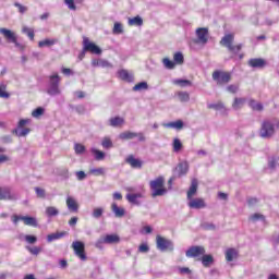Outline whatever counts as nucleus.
I'll use <instances>...</instances> for the list:
<instances>
[{
  "label": "nucleus",
  "instance_id": "1",
  "mask_svg": "<svg viewBox=\"0 0 279 279\" xmlns=\"http://www.w3.org/2000/svg\"><path fill=\"white\" fill-rule=\"evenodd\" d=\"M151 197H162L167 195L168 190L165 187V177H158L149 182Z\"/></svg>",
  "mask_w": 279,
  "mask_h": 279
},
{
  "label": "nucleus",
  "instance_id": "2",
  "mask_svg": "<svg viewBox=\"0 0 279 279\" xmlns=\"http://www.w3.org/2000/svg\"><path fill=\"white\" fill-rule=\"evenodd\" d=\"M258 134L260 138H272L276 134V123L269 119L264 120L260 124Z\"/></svg>",
  "mask_w": 279,
  "mask_h": 279
},
{
  "label": "nucleus",
  "instance_id": "3",
  "mask_svg": "<svg viewBox=\"0 0 279 279\" xmlns=\"http://www.w3.org/2000/svg\"><path fill=\"white\" fill-rule=\"evenodd\" d=\"M233 43H234V34H226L222 37L220 45H222V47H226L228 51H230V53H233L234 56H236V53H239V51L243 49V44H239L234 46Z\"/></svg>",
  "mask_w": 279,
  "mask_h": 279
},
{
  "label": "nucleus",
  "instance_id": "4",
  "mask_svg": "<svg viewBox=\"0 0 279 279\" xmlns=\"http://www.w3.org/2000/svg\"><path fill=\"white\" fill-rule=\"evenodd\" d=\"M60 75H58V73H54L48 76L47 94L50 95V97H56L60 95Z\"/></svg>",
  "mask_w": 279,
  "mask_h": 279
},
{
  "label": "nucleus",
  "instance_id": "5",
  "mask_svg": "<svg viewBox=\"0 0 279 279\" xmlns=\"http://www.w3.org/2000/svg\"><path fill=\"white\" fill-rule=\"evenodd\" d=\"M211 77L214 82L218 84V86H223L225 84L230 83V80H232V74L230 72L216 70L211 74Z\"/></svg>",
  "mask_w": 279,
  "mask_h": 279
},
{
  "label": "nucleus",
  "instance_id": "6",
  "mask_svg": "<svg viewBox=\"0 0 279 279\" xmlns=\"http://www.w3.org/2000/svg\"><path fill=\"white\" fill-rule=\"evenodd\" d=\"M0 34L7 40H9L13 45H15V47L17 49H21V51H23V49H25V46L23 44L19 43V37L16 36V33H14V32H12V31H10L8 28H0Z\"/></svg>",
  "mask_w": 279,
  "mask_h": 279
},
{
  "label": "nucleus",
  "instance_id": "7",
  "mask_svg": "<svg viewBox=\"0 0 279 279\" xmlns=\"http://www.w3.org/2000/svg\"><path fill=\"white\" fill-rule=\"evenodd\" d=\"M72 250L74 251L75 256L80 258V260H88V257L86 256V244L82 241H74L72 243Z\"/></svg>",
  "mask_w": 279,
  "mask_h": 279
},
{
  "label": "nucleus",
  "instance_id": "8",
  "mask_svg": "<svg viewBox=\"0 0 279 279\" xmlns=\"http://www.w3.org/2000/svg\"><path fill=\"white\" fill-rule=\"evenodd\" d=\"M120 141H132L134 138H137L140 143H145V134L142 132L136 133V132H131V131H125L119 134Z\"/></svg>",
  "mask_w": 279,
  "mask_h": 279
},
{
  "label": "nucleus",
  "instance_id": "9",
  "mask_svg": "<svg viewBox=\"0 0 279 279\" xmlns=\"http://www.w3.org/2000/svg\"><path fill=\"white\" fill-rule=\"evenodd\" d=\"M157 248H159L160 252H173L174 246L173 242L171 240H167L160 235H157Z\"/></svg>",
  "mask_w": 279,
  "mask_h": 279
},
{
  "label": "nucleus",
  "instance_id": "10",
  "mask_svg": "<svg viewBox=\"0 0 279 279\" xmlns=\"http://www.w3.org/2000/svg\"><path fill=\"white\" fill-rule=\"evenodd\" d=\"M204 254H206V248L199 245L191 246L185 252L186 258H199V256H204Z\"/></svg>",
  "mask_w": 279,
  "mask_h": 279
},
{
  "label": "nucleus",
  "instance_id": "11",
  "mask_svg": "<svg viewBox=\"0 0 279 279\" xmlns=\"http://www.w3.org/2000/svg\"><path fill=\"white\" fill-rule=\"evenodd\" d=\"M83 48L84 51H89V53H94L95 56H99L101 53V48L95 45V43H90L88 37L83 38Z\"/></svg>",
  "mask_w": 279,
  "mask_h": 279
},
{
  "label": "nucleus",
  "instance_id": "12",
  "mask_svg": "<svg viewBox=\"0 0 279 279\" xmlns=\"http://www.w3.org/2000/svg\"><path fill=\"white\" fill-rule=\"evenodd\" d=\"M189 173V162L182 161L173 169L174 178H182Z\"/></svg>",
  "mask_w": 279,
  "mask_h": 279
},
{
  "label": "nucleus",
  "instance_id": "13",
  "mask_svg": "<svg viewBox=\"0 0 279 279\" xmlns=\"http://www.w3.org/2000/svg\"><path fill=\"white\" fill-rule=\"evenodd\" d=\"M189 201L190 208H194L195 210L206 208V202H204V198H191Z\"/></svg>",
  "mask_w": 279,
  "mask_h": 279
},
{
  "label": "nucleus",
  "instance_id": "14",
  "mask_svg": "<svg viewBox=\"0 0 279 279\" xmlns=\"http://www.w3.org/2000/svg\"><path fill=\"white\" fill-rule=\"evenodd\" d=\"M248 66H252V69H265L267 61L265 59L254 58L248 61Z\"/></svg>",
  "mask_w": 279,
  "mask_h": 279
},
{
  "label": "nucleus",
  "instance_id": "15",
  "mask_svg": "<svg viewBox=\"0 0 279 279\" xmlns=\"http://www.w3.org/2000/svg\"><path fill=\"white\" fill-rule=\"evenodd\" d=\"M118 75L123 82H128L129 84L134 82V74L130 73L128 70L118 71Z\"/></svg>",
  "mask_w": 279,
  "mask_h": 279
},
{
  "label": "nucleus",
  "instance_id": "16",
  "mask_svg": "<svg viewBox=\"0 0 279 279\" xmlns=\"http://www.w3.org/2000/svg\"><path fill=\"white\" fill-rule=\"evenodd\" d=\"M196 36L203 45H206L208 43V28H197Z\"/></svg>",
  "mask_w": 279,
  "mask_h": 279
},
{
  "label": "nucleus",
  "instance_id": "17",
  "mask_svg": "<svg viewBox=\"0 0 279 279\" xmlns=\"http://www.w3.org/2000/svg\"><path fill=\"white\" fill-rule=\"evenodd\" d=\"M66 206L70 213H77V210H80V205H77V201H75V198H73L72 196L66 197Z\"/></svg>",
  "mask_w": 279,
  "mask_h": 279
},
{
  "label": "nucleus",
  "instance_id": "18",
  "mask_svg": "<svg viewBox=\"0 0 279 279\" xmlns=\"http://www.w3.org/2000/svg\"><path fill=\"white\" fill-rule=\"evenodd\" d=\"M141 198H143V193L126 194L128 202L135 206H141Z\"/></svg>",
  "mask_w": 279,
  "mask_h": 279
},
{
  "label": "nucleus",
  "instance_id": "19",
  "mask_svg": "<svg viewBox=\"0 0 279 279\" xmlns=\"http://www.w3.org/2000/svg\"><path fill=\"white\" fill-rule=\"evenodd\" d=\"M126 162H128V165H130L132 167V169H142L143 168V161H141V159H136L135 157H133V155H130L126 158Z\"/></svg>",
  "mask_w": 279,
  "mask_h": 279
},
{
  "label": "nucleus",
  "instance_id": "20",
  "mask_svg": "<svg viewBox=\"0 0 279 279\" xmlns=\"http://www.w3.org/2000/svg\"><path fill=\"white\" fill-rule=\"evenodd\" d=\"M111 210L114 217L121 219V217H125V208L117 206V203H112Z\"/></svg>",
  "mask_w": 279,
  "mask_h": 279
},
{
  "label": "nucleus",
  "instance_id": "21",
  "mask_svg": "<svg viewBox=\"0 0 279 279\" xmlns=\"http://www.w3.org/2000/svg\"><path fill=\"white\" fill-rule=\"evenodd\" d=\"M22 221L24 226H31L32 228H38V220L32 216H23Z\"/></svg>",
  "mask_w": 279,
  "mask_h": 279
},
{
  "label": "nucleus",
  "instance_id": "22",
  "mask_svg": "<svg viewBox=\"0 0 279 279\" xmlns=\"http://www.w3.org/2000/svg\"><path fill=\"white\" fill-rule=\"evenodd\" d=\"M0 199H16V195L12 194L8 187H0Z\"/></svg>",
  "mask_w": 279,
  "mask_h": 279
},
{
  "label": "nucleus",
  "instance_id": "23",
  "mask_svg": "<svg viewBox=\"0 0 279 279\" xmlns=\"http://www.w3.org/2000/svg\"><path fill=\"white\" fill-rule=\"evenodd\" d=\"M198 182L197 179H192L191 186L187 191V199H193V195L197 193Z\"/></svg>",
  "mask_w": 279,
  "mask_h": 279
},
{
  "label": "nucleus",
  "instance_id": "24",
  "mask_svg": "<svg viewBox=\"0 0 279 279\" xmlns=\"http://www.w3.org/2000/svg\"><path fill=\"white\" fill-rule=\"evenodd\" d=\"M162 125L167 129L182 130V128H184V122L182 120H178L175 122L163 123Z\"/></svg>",
  "mask_w": 279,
  "mask_h": 279
},
{
  "label": "nucleus",
  "instance_id": "25",
  "mask_svg": "<svg viewBox=\"0 0 279 279\" xmlns=\"http://www.w3.org/2000/svg\"><path fill=\"white\" fill-rule=\"evenodd\" d=\"M239 257V252L235 251V248H228L226 251V260L228 263H232L235 258Z\"/></svg>",
  "mask_w": 279,
  "mask_h": 279
},
{
  "label": "nucleus",
  "instance_id": "26",
  "mask_svg": "<svg viewBox=\"0 0 279 279\" xmlns=\"http://www.w3.org/2000/svg\"><path fill=\"white\" fill-rule=\"evenodd\" d=\"M129 25L134 27H143V17L137 15L135 17H129Z\"/></svg>",
  "mask_w": 279,
  "mask_h": 279
},
{
  "label": "nucleus",
  "instance_id": "27",
  "mask_svg": "<svg viewBox=\"0 0 279 279\" xmlns=\"http://www.w3.org/2000/svg\"><path fill=\"white\" fill-rule=\"evenodd\" d=\"M104 239L107 245H112L121 241L118 234H107Z\"/></svg>",
  "mask_w": 279,
  "mask_h": 279
},
{
  "label": "nucleus",
  "instance_id": "28",
  "mask_svg": "<svg viewBox=\"0 0 279 279\" xmlns=\"http://www.w3.org/2000/svg\"><path fill=\"white\" fill-rule=\"evenodd\" d=\"M125 120L121 117H114L109 120V125L111 128H119V125H123Z\"/></svg>",
  "mask_w": 279,
  "mask_h": 279
},
{
  "label": "nucleus",
  "instance_id": "29",
  "mask_svg": "<svg viewBox=\"0 0 279 279\" xmlns=\"http://www.w3.org/2000/svg\"><path fill=\"white\" fill-rule=\"evenodd\" d=\"M213 263H215V258L213 257V255H202V264L204 267H210Z\"/></svg>",
  "mask_w": 279,
  "mask_h": 279
},
{
  "label": "nucleus",
  "instance_id": "30",
  "mask_svg": "<svg viewBox=\"0 0 279 279\" xmlns=\"http://www.w3.org/2000/svg\"><path fill=\"white\" fill-rule=\"evenodd\" d=\"M66 233L65 232H57V233H51L47 235V241L48 243H52V241H58V239L64 238Z\"/></svg>",
  "mask_w": 279,
  "mask_h": 279
},
{
  "label": "nucleus",
  "instance_id": "31",
  "mask_svg": "<svg viewBox=\"0 0 279 279\" xmlns=\"http://www.w3.org/2000/svg\"><path fill=\"white\" fill-rule=\"evenodd\" d=\"M58 43V39H44V40H40L38 43V47L43 48V47H53V45H56Z\"/></svg>",
  "mask_w": 279,
  "mask_h": 279
},
{
  "label": "nucleus",
  "instance_id": "32",
  "mask_svg": "<svg viewBox=\"0 0 279 279\" xmlns=\"http://www.w3.org/2000/svg\"><path fill=\"white\" fill-rule=\"evenodd\" d=\"M248 106H250V108H252V110H256L257 112H263V110H264L263 104L256 102V100H254V99H251L248 101Z\"/></svg>",
  "mask_w": 279,
  "mask_h": 279
},
{
  "label": "nucleus",
  "instance_id": "33",
  "mask_svg": "<svg viewBox=\"0 0 279 279\" xmlns=\"http://www.w3.org/2000/svg\"><path fill=\"white\" fill-rule=\"evenodd\" d=\"M172 84H174L175 86H181L182 88H184L186 86H191V81L182 80V78H174V80H172Z\"/></svg>",
  "mask_w": 279,
  "mask_h": 279
},
{
  "label": "nucleus",
  "instance_id": "34",
  "mask_svg": "<svg viewBox=\"0 0 279 279\" xmlns=\"http://www.w3.org/2000/svg\"><path fill=\"white\" fill-rule=\"evenodd\" d=\"M244 104H245V98H234L232 108H233V110H241V108H243Z\"/></svg>",
  "mask_w": 279,
  "mask_h": 279
},
{
  "label": "nucleus",
  "instance_id": "35",
  "mask_svg": "<svg viewBox=\"0 0 279 279\" xmlns=\"http://www.w3.org/2000/svg\"><path fill=\"white\" fill-rule=\"evenodd\" d=\"M46 215L47 217H58V215H60V210L53 206H49L46 208Z\"/></svg>",
  "mask_w": 279,
  "mask_h": 279
},
{
  "label": "nucleus",
  "instance_id": "36",
  "mask_svg": "<svg viewBox=\"0 0 279 279\" xmlns=\"http://www.w3.org/2000/svg\"><path fill=\"white\" fill-rule=\"evenodd\" d=\"M31 130L25 128V129H14L13 130V134H15L16 136H19L20 138L23 136H27V134H29Z\"/></svg>",
  "mask_w": 279,
  "mask_h": 279
},
{
  "label": "nucleus",
  "instance_id": "37",
  "mask_svg": "<svg viewBox=\"0 0 279 279\" xmlns=\"http://www.w3.org/2000/svg\"><path fill=\"white\" fill-rule=\"evenodd\" d=\"M172 148H173L174 154H178L182 150V142L180 141V138L175 137L173 140Z\"/></svg>",
  "mask_w": 279,
  "mask_h": 279
},
{
  "label": "nucleus",
  "instance_id": "38",
  "mask_svg": "<svg viewBox=\"0 0 279 279\" xmlns=\"http://www.w3.org/2000/svg\"><path fill=\"white\" fill-rule=\"evenodd\" d=\"M22 34H26V36L29 38V40H34V36H35L34 28L23 26Z\"/></svg>",
  "mask_w": 279,
  "mask_h": 279
},
{
  "label": "nucleus",
  "instance_id": "39",
  "mask_svg": "<svg viewBox=\"0 0 279 279\" xmlns=\"http://www.w3.org/2000/svg\"><path fill=\"white\" fill-rule=\"evenodd\" d=\"M92 154L95 155V160H104V158H106V153L97 148H92Z\"/></svg>",
  "mask_w": 279,
  "mask_h": 279
},
{
  "label": "nucleus",
  "instance_id": "40",
  "mask_svg": "<svg viewBox=\"0 0 279 279\" xmlns=\"http://www.w3.org/2000/svg\"><path fill=\"white\" fill-rule=\"evenodd\" d=\"M174 64H184V54L182 52H175L173 56Z\"/></svg>",
  "mask_w": 279,
  "mask_h": 279
},
{
  "label": "nucleus",
  "instance_id": "41",
  "mask_svg": "<svg viewBox=\"0 0 279 279\" xmlns=\"http://www.w3.org/2000/svg\"><path fill=\"white\" fill-rule=\"evenodd\" d=\"M177 96L182 102H186L191 100V95H189V92H179Z\"/></svg>",
  "mask_w": 279,
  "mask_h": 279
},
{
  "label": "nucleus",
  "instance_id": "42",
  "mask_svg": "<svg viewBox=\"0 0 279 279\" xmlns=\"http://www.w3.org/2000/svg\"><path fill=\"white\" fill-rule=\"evenodd\" d=\"M250 221L256 223V221H265V216L263 214H253L250 216Z\"/></svg>",
  "mask_w": 279,
  "mask_h": 279
},
{
  "label": "nucleus",
  "instance_id": "43",
  "mask_svg": "<svg viewBox=\"0 0 279 279\" xmlns=\"http://www.w3.org/2000/svg\"><path fill=\"white\" fill-rule=\"evenodd\" d=\"M148 88H149V85L147 84V82H141L133 87V90L135 92L147 90Z\"/></svg>",
  "mask_w": 279,
  "mask_h": 279
},
{
  "label": "nucleus",
  "instance_id": "44",
  "mask_svg": "<svg viewBox=\"0 0 279 279\" xmlns=\"http://www.w3.org/2000/svg\"><path fill=\"white\" fill-rule=\"evenodd\" d=\"M112 34H116V35L123 34V24L116 22L113 25Z\"/></svg>",
  "mask_w": 279,
  "mask_h": 279
},
{
  "label": "nucleus",
  "instance_id": "45",
  "mask_svg": "<svg viewBox=\"0 0 279 279\" xmlns=\"http://www.w3.org/2000/svg\"><path fill=\"white\" fill-rule=\"evenodd\" d=\"M207 108H209V110H223L226 106H223V102H217V104H208Z\"/></svg>",
  "mask_w": 279,
  "mask_h": 279
},
{
  "label": "nucleus",
  "instance_id": "46",
  "mask_svg": "<svg viewBox=\"0 0 279 279\" xmlns=\"http://www.w3.org/2000/svg\"><path fill=\"white\" fill-rule=\"evenodd\" d=\"M26 250L33 254V256H38L40 252H43V248L40 246H26Z\"/></svg>",
  "mask_w": 279,
  "mask_h": 279
},
{
  "label": "nucleus",
  "instance_id": "47",
  "mask_svg": "<svg viewBox=\"0 0 279 279\" xmlns=\"http://www.w3.org/2000/svg\"><path fill=\"white\" fill-rule=\"evenodd\" d=\"M162 62L166 69H175V62L171 61L169 58H165Z\"/></svg>",
  "mask_w": 279,
  "mask_h": 279
},
{
  "label": "nucleus",
  "instance_id": "48",
  "mask_svg": "<svg viewBox=\"0 0 279 279\" xmlns=\"http://www.w3.org/2000/svg\"><path fill=\"white\" fill-rule=\"evenodd\" d=\"M101 146L105 149H110L112 147V140H110V137H104V140L101 142Z\"/></svg>",
  "mask_w": 279,
  "mask_h": 279
},
{
  "label": "nucleus",
  "instance_id": "49",
  "mask_svg": "<svg viewBox=\"0 0 279 279\" xmlns=\"http://www.w3.org/2000/svg\"><path fill=\"white\" fill-rule=\"evenodd\" d=\"M89 173H92L93 175H104V173H106V169L105 168H93L89 170Z\"/></svg>",
  "mask_w": 279,
  "mask_h": 279
},
{
  "label": "nucleus",
  "instance_id": "50",
  "mask_svg": "<svg viewBox=\"0 0 279 279\" xmlns=\"http://www.w3.org/2000/svg\"><path fill=\"white\" fill-rule=\"evenodd\" d=\"M74 150H75V154L77 155H82L84 154V151H86V147L82 144H74Z\"/></svg>",
  "mask_w": 279,
  "mask_h": 279
},
{
  "label": "nucleus",
  "instance_id": "51",
  "mask_svg": "<svg viewBox=\"0 0 279 279\" xmlns=\"http://www.w3.org/2000/svg\"><path fill=\"white\" fill-rule=\"evenodd\" d=\"M43 114H45V109L41 107H38L32 112V117H34L35 119H38V117H43Z\"/></svg>",
  "mask_w": 279,
  "mask_h": 279
},
{
  "label": "nucleus",
  "instance_id": "52",
  "mask_svg": "<svg viewBox=\"0 0 279 279\" xmlns=\"http://www.w3.org/2000/svg\"><path fill=\"white\" fill-rule=\"evenodd\" d=\"M101 215H104V208H101V207L95 208L92 214L94 219H99L101 217Z\"/></svg>",
  "mask_w": 279,
  "mask_h": 279
},
{
  "label": "nucleus",
  "instance_id": "53",
  "mask_svg": "<svg viewBox=\"0 0 279 279\" xmlns=\"http://www.w3.org/2000/svg\"><path fill=\"white\" fill-rule=\"evenodd\" d=\"M106 244V239L105 238H100L96 241L95 243V247H97V250H104V245Z\"/></svg>",
  "mask_w": 279,
  "mask_h": 279
},
{
  "label": "nucleus",
  "instance_id": "54",
  "mask_svg": "<svg viewBox=\"0 0 279 279\" xmlns=\"http://www.w3.org/2000/svg\"><path fill=\"white\" fill-rule=\"evenodd\" d=\"M35 193H36L37 197H40L41 199H45V197H46L45 189L35 187Z\"/></svg>",
  "mask_w": 279,
  "mask_h": 279
},
{
  "label": "nucleus",
  "instance_id": "55",
  "mask_svg": "<svg viewBox=\"0 0 279 279\" xmlns=\"http://www.w3.org/2000/svg\"><path fill=\"white\" fill-rule=\"evenodd\" d=\"M138 252L141 254H147L149 252V245L147 243H143L138 246Z\"/></svg>",
  "mask_w": 279,
  "mask_h": 279
},
{
  "label": "nucleus",
  "instance_id": "56",
  "mask_svg": "<svg viewBox=\"0 0 279 279\" xmlns=\"http://www.w3.org/2000/svg\"><path fill=\"white\" fill-rule=\"evenodd\" d=\"M14 7L19 9L20 14H25L27 12V7H25L19 2H15Z\"/></svg>",
  "mask_w": 279,
  "mask_h": 279
},
{
  "label": "nucleus",
  "instance_id": "57",
  "mask_svg": "<svg viewBox=\"0 0 279 279\" xmlns=\"http://www.w3.org/2000/svg\"><path fill=\"white\" fill-rule=\"evenodd\" d=\"M0 98L10 99V93L5 92V86L0 87Z\"/></svg>",
  "mask_w": 279,
  "mask_h": 279
},
{
  "label": "nucleus",
  "instance_id": "58",
  "mask_svg": "<svg viewBox=\"0 0 279 279\" xmlns=\"http://www.w3.org/2000/svg\"><path fill=\"white\" fill-rule=\"evenodd\" d=\"M277 166H278V159H276V157H272L268 160L269 169H276Z\"/></svg>",
  "mask_w": 279,
  "mask_h": 279
},
{
  "label": "nucleus",
  "instance_id": "59",
  "mask_svg": "<svg viewBox=\"0 0 279 279\" xmlns=\"http://www.w3.org/2000/svg\"><path fill=\"white\" fill-rule=\"evenodd\" d=\"M25 241H26V243L34 245V243H36V241H38V238H36L35 235H25Z\"/></svg>",
  "mask_w": 279,
  "mask_h": 279
},
{
  "label": "nucleus",
  "instance_id": "60",
  "mask_svg": "<svg viewBox=\"0 0 279 279\" xmlns=\"http://www.w3.org/2000/svg\"><path fill=\"white\" fill-rule=\"evenodd\" d=\"M228 93H231L232 95L239 93V85H229L227 86Z\"/></svg>",
  "mask_w": 279,
  "mask_h": 279
},
{
  "label": "nucleus",
  "instance_id": "61",
  "mask_svg": "<svg viewBox=\"0 0 279 279\" xmlns=\"http://www.w3.org/2000/svg\"><path fill=\"white\" fill-rule=\"evenodd\" d=\"M65 5H68L69 10H77L75 7V0H64Z\"/></svg>",
  "mask_w": 279,
  "mask_h": 279
},
{
  "label": "nucleus",
  "instance_id": "62",
  "mask_svg": "<svg viewBox=\"0 0 279 279\" xmlns=\"http://www.w3.org/2000/svg\"><path fill=\"white\" fill-rule=\"evenodd\" d=\"M75 175H76V179L78 180V182H82V180H86V172H84V171H77L75 173Z\"/></svg>",
  "mask_w": 279,
  "mask_h": 279
},
{
  "label": "nucleus",
  "instance_id": "63",
  "mask_svg": "<svg viewBox=\"0 0 279 279\" xmlns=\"http://www.w3.org/2000/svg\"><path fill=\"white\" fill-rule=\"evenodd\" d=\"M100 66L102 69H112V63L106 61V60H100Z\"/></svg>",
  "mask_w": 279,
  "mask_h": 279
},
{
  "label": "nucleus",
  "instance_id": "64",
  "mask_svg": "<svg viewBox=\"0 0 279 279\" xmlns=\"http://www.w3.org/2000/svg\"><path fill=\"white\" fill-rule=\"evenodd\" d=\"M256 204H258V198L251 197V198L247 199V205L248 206H256Z\"/></svg>",
  "mask_w": 279,
  "mask_h": 279
}]
</instances>
